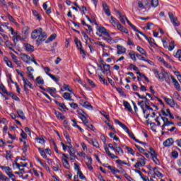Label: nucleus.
I'll return each mask as SVG.
<instances>
[{
  "label": "nucleus",
  "mask_w": 181,
  "mask_h": 181,
  "mask_svg": "<svg viewBox=\"0 0 181 181\" xmlns=\"http://www.w3.org/2000/svg\"><path fill=\"white\" fill-rule=\"evenodd\" d=\"M75 43L76 45V47L78 49H82L83 48V45H81V42L78 41V40H76Z\"/></svg>",
  "instance_id": "nucleus-62"
},
{
  "label": "nucleus",
  "mask_w": 181,
  "mask_h": 181,
  "mask_svg": "<svg viewBox=\"0 0 181 181\" xmlns=\"http://www.w3.org/2000/svg\"><path fill=\"white\" fill-rule=\"evenodd\" d=\"M153 73L156 75V77L159 78V80H165V78H166V76H168V72L163 71L159 73L158 69H154Z\"/></svg>",
  "instance_id": "nucleus-3"
},
{
  "label": "nucleus",
  "mask_w": 181,
  "mask_h": 181,
  "mask_svg": "<svg viewBox=\"0 0 181 181\" xmlns=\"http://www.w3.org/2000/svg\"><path fill=\"white\" fill-rule=\"evenodd\" d=\"M136 148H138V151L140 152V153H144V152H146V150L144 149L142 147L138 146V144H135Z\"/></svg>",
  "instance_id": "nucleus-59"
},
{
  "label": "nucleus",
  "mask_w": 181,
  "mask_h": 181,
  "mask_svg": "<svg viewBox=\"0 0 181 181\" xmlns=\"http://www.w3.org/2000/svg\"><path fill=\"white\" fill-rule=\"evenodd\" d=\"M77 175H79V177L81 179V180H85L86 176H84L81 171L77 172Z\"/></svg>",
  "instance_id": "nucleus-60"
},
{
  "label": "nucleus",
  "mask_w": 181,
  "mask_h": 181,
  "mask_svg": "<svg viewBox=\"0 0 181 181\" xmlns=\"http://www.w3.org/2000/svg\"><path fill=\"white\" fill-rule=\"evenodd\" d=\"M115 152H117L118 155H124V151H122V148L121 147H116L115 148Z\"/></svg>",
  "instance_id": "nucleus-42"
},
{
  "label": "nucleus",
  "mask_w": 181,
  "mask_h": 181,
  "mask_svg": "<svg viewBox=\"0 0 181 181\" xmlns=\"http://www.w3.org/2000/svg\"><path fill=\"white\" fill-rule=\"evenodd\" d=\"M56 34H52L50 35V37H48L47 40L45 42L47 43H49V42H53V40H54V39H56Z\"/></svg>",
  "instance_id": "nucleus-41"
},
{
  "label": "nucleus",
  "mask_w": 181,
  "mask_h": 181,
  "mask_svg": "<svg viewBox=\"0 0 181 181\" xmlns=\"http://www.w3.org/2000/svg\"><path fill=\"white\" fill-rule=\"evenodd\" d=\"M158 168L155 167L153 168L154 175L157 176L158 177H163V175L160 173V172L157 170Z\"/></svg>",
  "instance_id": "nucleus-34"
},
{
  "label": "nucleus",
  "mask_w": 181,
  "mask_h": 181,
  "mask_svg": "<svg viewBox=\"0 0 181 181\" xmlns=\"http://www.w3.org/2000/svg\"><path fill=\"white\" fill-rule=\"evenodd\" d=\"M64 90L65 91H69V93H71V94H74L73 90L70 89V86L69 85H66V83H64Z\"/></svg>",
  "instance_id": "nucleus-44"
},
{
  "label": "nucleus",
  "mask_w": 181,
  "mask_h": 181,
  "mask_svg": "<svg viewBox=\"0 0 181 181\" xmlns=\"http://www.w3.org/2000/svg\"><path fill=\"white\" fill-rule=\"evenodd\" d=\"M141 35H142L144 37H146V40H148V42L149 43H153V42H155V40H153V38H152V37H148L146 36V35L144 34L143 33H142Z\"/></svg>",
  "instance_id": "nucleus-53"
},
{
  "label": "nucleus",
  "mask_w": 181,
  "mask_h": 181,
  "mask_svg": "<svg viewBox=\"0 0 181 181\" xmlns=\"http://www.w3.org/2000/svg\"><path fill=\"white\" fill-rule=\"evenodd\" d=\"M46 91H47V93H49V94H50L51 95H53L52 93H56V88H47Z\"/></svg>",
  "instance_id": "nucleus-47"
},
{
  "label": "nucleus",
  "mask_w": 181,
  "mask_h": 181,
  "mask_svg": "<svg viewBox=\"0 0 181 181\" xmlns=\"http://www.w3.org/2000/svg\"><path fill=\"white\" fill-rule=\"evenodd\" d=\"M102 6L103 8V10L105 14L107 16H111V11H110V8H108V5H107V3H105V1H103Z\"/></svg>",
  "instance_id": "nucleus-12"
},
{
  "label": "nucleus",
  "mask_w": 181,
  "mask_h": 181,
  "mask_svg": "<svg viewBox=\"0 0 181 181\" xmlns=\"http://www.w3.org/2000/svg\"><path fill=\"white\" fill-rule=\"evenodd\" d=\"M129 56L132 60H134V62H136V53L134 51H130L129 52Z\"/></svg>",
  "instance_id": "nucleus-25"
},
{
  "label": "nucleus",
  "mask_w": 181,
  "mask_h": 181,
  "mask_svg": "<svg viewBox=\"0 0 181 181\" xmlns=\"http://www.w3.org/2000/svg\"><path fill=\"white\" fill-rule=\"evenodd\" d=\"M103 69L105 71H110V69H111V66H110V64H103Z\"/></svg>",
  "instance_id": "nucleus-61"
},
{
  "label": "nucleus",
  "mask_w": 181,
  "mask_h": 181,
  "mask_svg": "<svg viewBox=\"0 0 181 181\" xmlns=\"http://www.w3.org/2000/svg\"><path fill=\"white\" fill-rule=\"evenodd\" d=\"M98 76L99 77V81H100V83H103L105 86H108V82L107 81V80H105L103 75L98 74Z\"/></svg>",
  "instance_id": "nucleus-28"
},
{
  "label": "nucleus",
  "mask_w": 181,
  "mask_h": 181,
  "mask_svg": "<svg viewBox=\"0 0 181 181\" xmlns=\"http://www.w3.org/2000/svg\"><path fill=\"white\" fill-rule=\"evenodd\" d=\"M55 115L59 119H66V117L64 115H62V113H60V112H55Z\"/></svg>",
  "instance_id": "nucleus-43"
},
{
  "label": "nucleus",
  "mask_w": 181,
  "mask_h": 181,
  "mask_svg": "<svg viewBox=\"0 0 181 181\" xmlns=\"http://www.w3.org/2000/svg\"><path fill=\"white\" fill-rule=\"evenodd\" d=\"M11 57L14 63H16L18 67H21V62L18 60V57L15 54H13Z\"/></svg>",
  "instance_id": "nucleus-33"
},
{
  "label": "nucleus",
  "mask_w": 181,
  "mask_h": 181,
  "mask_svg": "<svg viewBox=\"0 0 181 181\" xmlns=\"http://www.w3.org/2000/svg\"><path fill=\"white\" fill-rule=\"evenodd\" d=\"M126 149L129 153H131V155H135V152H134V149H132V148L126 146Z\"/></svg>",
  "instance_id": "nucleus-58"
},
{
  "label": "nucleus",
  "mask_w": 181,
  "mask_h": 181,
  "mask_svg": "<svg viewBox=\"0 0 181 181\" xmlns=\"http://www.w3.org/2000/svg\"><path fill=\"white\" fill-rule=\"evenodd\" d=\"M124 18L127 21L128 25H129L131 26L132 29H134V30H135V32H138V33H140V35H142V32L138 30V29H136V27H135V25L132 24L131 21H129V20H128V18H127V17H124Z\"/></svg>",
  "instance_id": "nucleus-19"
},
{
  "label": "nucleus",
  "mask_w": 181,
  "mask_h": 181,
  "mask_svg": "<svg viewBox=\"0 0 181 181\" xmlns=\"http://www.w3.org/2000/svg\"><path fill=\"white\" fill-rule=\"evenodd\" d=\"M4 61L5 62L8 67H10L11 69H13V65H12V62H11L7 57H4Z\"/></svg>",
  "instance_id": "nucleus-24"
},
{
  "label": "nucleus",
  "mask_w": 181,
  "mask_h": 181,
  "mask_svg": "<svg viewBox=\"0 0 181 181\" xmlns=\"http://www.w3.org/2000/svg\"><path fill=\"white\" fill-rule=\"evenodd\" d=\"M117 54H124V53L127 52V49L122 45H117Z\"/></svg>",
  "instance_id": "nucleus-13"
},
{
  "label": "nucleus",
  "mask_w": 181,
  "mask_h": 181,
  "mask_svg": "<svg viewBox=\"0 0 181 181\" xmlns=\"http://www.w3.org/2000/svg\"><path fill=\"white\" fill-rule=\"evenodd\" d=\"M6 18L8 19V21H10V22L15 23V19L13 18V17H12V16H11V14H7Z\"/></svg>",
  "instance_id": "nucleus-63"
},
{
  "label": "nucleus",
  "mask_w": 181,
  "mask_h": 181,
  "mask_svg": "<svg viewBox=\"0 0 181 181\" xmlns=\"http://www.w3.org/2000/svg\"><path fill=\"white\" fill-rule=\"evenodd\" d=\"M62 163L66 169H70V163H69V160H64L62 161Z\"/></svg>",
  "instance_id": "nucleus-49"
},
{
  "label": "nucleus",
  "mask_w": 181,
  "mask_h": 181,
  "mask_svg": "<svg viewBox=\"0 0 181 181\" xmlns=\"http://www.w3.org/2000/svg\"><path fill=\"white\" fill-rule=\"evenodd\" d=\"M33 15L37 19V21H41L42 18H40V14L36 11L33 10Z\"/></svg>",
  "instance_id": "nucleus-37"
},
{
  "label": "nucleus",
  "mask_w": 181,
  "mask_h": 181,
  "mask_svg": "<svg viewBox=\"0 0 181 181\" xmlns=\"http://www.w3.org/2000/svg\"><path fill=\"white\" fill-rule=\"evenodd\" d=\"M105 151L107 155H108L112 159H118V156H115L114 153H112L107 147H105Z\"/></svg>",
  "instance_id": "nucleus-16"
},
{
  "label": "nucleus",
  "mask_w": 181,
  "mask_h": 181,
  "mask_svg": "<svg viewBox=\"0 0 181 181\" xmlns=\"http://www.w3.org/2000/svg\"><path fill=\"white\" fill-rule=\"evenodd\" d=\"M171 80L173 81V84H174V87L176 88L177 91H180L181 88H180V84H179V82H177V80L173 76H170Z\"/></svg>",
  "instance_id": "nucleus-11"
},
{
  "label": "nucleus",
  "mask_w": 181,
  "mask_h": 181,
  "mask_svg": "<svg viewBox=\"0 0 181 181\" xmlns=\"http://www.w3.org/2000/svg\"><path fill=\"white\" fill-rule=\"evenodd\" d=\"M62 97L65 99L67 100L68 101H73V99H71V95L69 93H64Z\"/></svg>",
  "instance_id": "nucleus-29"
},
{
  "label": "nucleus",
  "mask_w": 181,
  "mask_h": 181,
  "mask_svg": "<svg viewBox=\"0 0 181 181\" xmlns=\"http://www.w3.org/2000/svg\"><path fill=\"white\" fill-rule=\"evenodd\" d=\"M35 140L37 141V142H38V144H41L42 145H43V144H45V142H46V141H45V139L43 138V136L36 137Z\"/></svg>",
  "instance_id": "nucleus-40"
},
{
  "label": "nucleus",
  "mask_w": 181,
  "mask_h": 181,
  "mask_svg": "<svg viewBox=\"0 0 181 181\" xmlns=\"http://www.w3.org/2000/svg\"><path fill=\"white\" fill-rule=\"evenodd\" d=\"M136 50H137V52L141 53V54H144V56H146V52L145 51V49L144 48L141 47V46H137Z\"/></svg>",
  "instance_id": "nucleus-31"
},
{
  "label": "nucleus",
  "mask_w": 181,
  "mask_h": 181,
  "mask_svg": "<svg viewBox=\"0 0 181 181\" xmlns=\"http://www.w3.org/2000/svg\"><path fill=\"white\" fill-rule=\"evenodd\" d=\"M38 162H40V165H42V167H44V168L49 172L50 170V168H49V165H47V164L43 163L40 161V159H38Z\"/></svg>",
  "instance_id": "nucleus-45"
},
{
  "label": "nucleus",
  "mask_w": 181,
  "mask_h": 181,
  "mask_svg": "<svg viewBox=\"0 0 181 181\" xmlns=\"http://www.w3.org/2000/svg\"><path fill=\"white\" fill-rule=\"evenodd\" d=\"M60 155H62V162L64 160H67L69 159V155L62 152H60Z\"/></svg>",
  "instance_id": "nucleus-51"
},
{
  "label": "nucleus",
  "mask_w": 181,
  "mask_h": 181,
  "mask_svg": "<svg viewBox=\"0 0 181 181\" xmlns=\"http://www.w3.org/2000/svg\"><path fill=\"white\" fill-rule=\"evenodd\" d=\"M0 6L6 12H8V4H6L5 0H0Z\"/></svg>",
  "instance_id": "nucleus-23"
},
{
  "label": "nucleus",
  "mask_w": 181,
  "mask_h": 181,
  "mask_svg": "<svg viewBox=\"0 0 181 181\" xmlns=\"http://www.w3.org/2000/svg\"><path fill=\"white\" fill-rule=\"evenodd\" d=\"M36 82L37 83V84H45V81L43 80V78H42V76L37 77Z\"/></svg>",
  "instance_id": "nucleus-46"
},
{
  "label": "nucleus",
  "mask_w": 181,
  "mask_h": 181,
  "mask_svg": "<svg viewBox=\"0 0 181 181\" xmlns=\"http://www.w3.org/2000/svg\"><path fill=\"white\" fill-rule=\"evenodd\" d=\"M6 45L8 49H10V50H13V48L12 47L13 45H12V42H9V40L6 41Z\"/></svg>",
  "instance_id": "nucleus-55"
},
{
  "label": "nucleus",
  "mask_w": 181,
  "mask_h": 181,
  "mask_svg": "<svg viewBox=\"0 0 181 181\" xmlns=\"http://www.w3.org/2000/svg\"><path fill=\"white\" fill-rule=\"evenodd\" d=\"M39 153H40L41 156L44 158V159H47V156L46 155V152L42 149V148H38Z\"/></svg>",
  "instance_id": "nucleus-32"
},
{
  "label": "nucleus",
  "mask_w": 181,
  "mask_h": 181,
  "mask_svg": "<svg viewBox=\"0 0 181 181\" xmlns=\"http://www.w3.org/2000/svg\"><path fill=\"white\" fill-rule=\"evenodd\" d=\"M23 81L24 84V90L25 91H29V89H28L27 87H29L31 89H33V87L32 86V83L28 80V78H25V77H23Z\"/></svg>",
  "instance_id": "nucleus-6"
},
{
  "label": "nucleus",
  "mask_w": 181,
  "mask_h": 181,
  "mask_svg": "<svg viewBox=\"0 0 181 181\" xmlns=\"http://www.w3.org/2000/svg\"><path fill=\"white\" fill-rule=\"evenodd\" d=\"M68 153H69V159L71 160H76V149L74 147H69Z\"/></svg>",
  "instance_id": "nucleus-8"
},
{
  "label": "nucleus",
  "mask_w": 181,
  "mask_h": 181,
  "mask_svg": "<svg viewBox=\"0 0 181 181\" xmlns=\"http://www.w3.org/2000/svg\"><path fill=\"white\" fill-rule=\"evenodd\" d=\"M163 145L164 146H166V147L172 146V145H173V138L168 139L163 142Z\"/></svg>",
  "instance_id": "nucleus-18"
},
{
  "label": "nucleus",
  "mask_w": 181,
  "mask_h": 181,
  "mask_svg": "<svg viewBox=\"0 0 181 181\" xmlns=\"http://www.w3.org/2000/svg\"><path fill=\"white\" fill-rule=\"evenodd\" d=\"M98 32L100 33H102V34H100V35H102V36H103V35L104 36L105 35H107V33H108V31H107V29H105V28H104V27H99Z\"/></svg>",
  "instance_id": "nucleus-26"
},
{
  "label": "nucleus",
  "mask_w": 181,
  "mask_h": 181,
  "mask_svg": "<svg viewBox=\"0 0 181 181\" xmlns=\"http://www.w3.org/2000/svg\"><path fill=\"white\" fill-rule=\"evenodd\" d=\"M16 34H15V35L13 36V42H15V40H16V42H18V40H22V37L21 36V35H19V32H18V31H16Z\"/></svg>",
  "instance_id": "nucleus-27"
},
{
  "label": "nucleus",
  "mask_w": 181,
  "mask_h": 181,
  "mask_svg": "<svg viewBox=\"0 0 181 181\" xmlns=\"http://www.w3.org/2000/svg\"><path fill=\"white\" fill-rule=\"evenodd\" d=\"M92 145L95 146V148H100V144H98V141L95 139H91Z\"/></svg>",
  "instance_id": "nucleus-52"
},
{
  "label": "nucleus",
  "mask_w": 181,
  "mask_h": 181,
  "mask_svg": "<svg viewBox=\"0 0 181 181\" xmlns=\"http://www.w3.org/2000/svg\"><path fill=\"white\" fill-rule=\"evenodd\" d=\"M173 97H174V98H175L178 101L181 102V97H180V95H179V93L175 92L174 94H173Z\"/></svg>",
  "instance_id": "nucleus-54"
},
{
  "label": "nucleus",
  "mask_w": 181,
  "mask_h": 181,
  "mask_svg": "<svg viewBox=\"0 0 181 181\" xmlns=\"http://www.w3.org/2000/svg\"><path fill=\"white\" fill-rule=\"evenodd\" d=\"M123 105L129 111V112H132V107H131V105L127 101L124 100L123 101Z\"/></svg>",
  "instance_id": "nucleus-21"
},
{
  "label": "nucleus",
  "mask_w": 181,
  "mask_h": 181,
  "mask_svg": "<svg viewBox=\"0 0 181 181\" xmlns=\"http://www.w3.org/2000/svg\"><path fill=\"white\" fill-rule=\"evenodd\" d=\"M47 39V35H46L45 32H43V30L41 32L40 35H38V38L37 40V43H42V42H45Z\"/></svg>",
  "instance_id": "nucleus-7"
},
{
  "label": "nucleus",
  "mask_w": 181,
  "mask_h": 181,
  "mask_svg": "<svg viewBox=\"0 0 181 181\" xmlns=\"http://www.w3.org/2000/svg\"><path fill=\"white\" fill-rule=\"evenodd\" d=\"M175 57H177V59H179L180 62H181V50L178 49L177 51V53L175 55Z\"/></svg>",
  "instance_id": "nucleus-57"
},
{
  "label": "nucleus",
  "mask_w": 181,
  "mask_h": 181,
  "mask_svg": "<svg viewBox=\"0 0 181 181\" xmlns=\"http://www.w3.org/2000/svg\"><path fill=\"white\" fill-rule=\"evenodd\" d=\"M100 37H102L103 40H105L107 43H112V37L110 35V33L105 34V35H99Z\"/></svg>",
  "instance_id": "nucleus-10"
},
{
  "label": "nucleus",
  "mask_w": 181,
  "mask_h": 181,
  "mask_svg": "<svg viewBox=\"0 0 181 181\" xmlns=\"http://www.w3.org/2000/svg\"><path fill=\"white\" fill-rule=\"evenodd\" d=\"M162 99L164 100L168 104V105H170L172 108H176L177 110H179V105L173 99L168 98L165 96H162Z\"/></svg>",
  "instance_id": "nucleus-2"
},
{
  "label": "nucleus",
  "mask_w": 181,
  "mask_h": 181,
  "mask_svg": "<svg viewBox=\"0 0 181 181\" xmlns=\"http://www.w3.org/2000/svg\"><path fill=\"white\" fill-rule=\"evenodd\" d=\"M25 49L26 52H29L30 53H32L35 50V47L33 45L28 44V43H25L24 44Z\"/></svg>",
  "instance_id": "nucleus-15"
},
{
  "label": "nucleus",
  "mask_w": 181,
  "mask_h": 181,
  "mask_svg": "<svg viewBox=\"0 0 181 181\" xmlns=\"http://www.w3.org/2000/svg\"><path fill=\"white\" fill-rule=\"evenodd\" d=\"M42 30L43 29H42V28L35 29L31 33L32 39H37V37H39L40 35L42 33Z\"/></svg>",
  "instance_id": "nucleus-4"
},
{
  "label": "nucleus",
  "mask_w": 181,
  "mask_h": 181,
  "mask_svg": "<svg viewBox=\"0 0 181 181\" xmlns=\"http://www.w3.org/2000/svg\"><path fill=\"white\" fill-rule=\"evenodd\" d=\"M17 114L19 118H21V119H26V117H25V113H23V111H22V110H17Z\"/></svg>",
  "instance_id": "nucleus-30"
},
{
  "label": "nucleus",
  "mask_w": 181,
  "mask_h": 181,
  "mask_svg": "<svg viewBox=\"0 0 181 181\" xmlns=\"http://www.w3.org/2000/svg\"><path fill=\"white\" fill-rule=\"evenodd\" d=\"M115 124H117L118 125H119V127H121L123 129H127L126 125L122 124V122H121L119 120L115 119Z\"/></svg>",
  "instance_id": "nucleus-38"
},
{
  "label": "nucleus",
  "mask_w": 181,
  "mask_h": 181,
  "mask_svg": "<svg viewBox=\"0 0 181 181\" xmlns=\"http://www.w3.org/2000/svg\"><path fill=\"white\" fill-rule=\"evenodd\" d=\"M117 28L118 30H120V32H122L123 33L128 34V29L124 28V26H122V25H121V23H119L117 25Z\"/></svg>",
  "instance_id": "nucleus-22"
},
{
  "label": "nucleus",
  "mask_w": 181,
  "mask_h": 181,
  "mask_svg": "<svg viewBox=\"0 0 181 181\" xmlns=\"http://www.w3.org/2000/svg\"><path fill=\"white\" fill-rule=\"evenodd\" d=\"M7 175H8V177H10V179H11V180L15 181L16 177H15V175H13V173H10L8 174H7Z\"/></svg>",
  "instance_id": "nucleus-64"
},
{
  "label": "nucleus",
  "mask_w": 181,
  "mask_h": 181,
  "mask_svg": "<svg viewBox=\"0 0 181 181\" xmlns=\"http://www.w3.org/2000/svg\"><path fill=\"white\" fill-rule=\"evenodd\" d=\"M76 112L80 115V119L81 121H83V123L86 127H88L89 129H91L92 131H94V126L91 124H88V115L83 110H78Z\"/></svg>",
  "instance_id": "nucleus-1"
},
{
  "label": "nucleus",
  "mask_w": 181,
  "mask_h": 181,
  "mask_svg": "<svg viewBox=\"0 0 181 181\" xmlns=\"http://www.w3.org/2000/svg\"><path fill=\"white\" fill-rule=\"evenodd\" d=\"M118 13H119L120 22H122V23H123V25H125V18H127V17L125 16L121 15V13H119V11H118Z\"/></svg>",
  "instance_id": "nucleus-48"
},
{
  "label": "nucleus",
  "mask_w": 181,
  "mask_h": 181,
  "mask_svg": "<svg viewBox=\"0 0 181 181\" xmlns=\"http://www.w3.org/2000/svg\"><path fill=\"white\" fill-rule=\"evenodd\" d=\"M170 21L174 25V26H179L180 25V23L177 20V17H175V18H173L172 20H170Z\"/></svg>",
  "instance_id": "nucleus-35"
},
{
  "label": "nucleus",
  "mask_w": 181,
  "mask_h": 181,
  "mask_svg": "<svg viewBox=\"0 0 181 181\" xmlns=\"http://www.w3.org/2000/svg\"><path fill=\"white\" fill-rule=\"evenodd\" d=\"M136 57H138L139 60H143L144 62H146L147 63H149L151 60L145 59V57H142V55L139 54H136Z\"/></svg>",
  "instance_id": "nucleus-39"
},
{
  "label": "nucleus",
  "mask_w": 181,
  "mask_h": 181,
  "mask_svg": "<svg viewBox=\"0 0 181 181\" xmlns=\"http://www.w3.org/2000/svg\"><path fill=\"white\" fill-rule=\"evenodd\" d=\"M146 165V162L145 161V157L142 156V158H138L137 162L134 165V168L138 169V168L141 166H145Z\"/></svg>",
  "instance_id": "nucleus-5"
},
{
  "label": "nucleus",
  "mask_w": 181,
  "mask_h": 181,
  "mask_svg": "<svg viewBox=\"0 0 181 181\" xmlns=\"http://www.w3.org/2000/svg\"><path fill=\"white\" fill-rule=\"evenodd\" d=\"M124 131H126V132L128 134L129 136H130V138H132V139H133L134 141H135V142H136V140L138 139H136V137H135V136L134 135V133H132V132L129 131V129H128V127H127V129H124Z\"/></svg>",
  "instance_id": "nucleus-20"
},
{
  "label": "nucleus",
  "mask_w": 181,
  "mask_h": 181,
  "mask_svg": "<svg viewBox=\"0 0 181 181\" xmlns=\"http://www.w3.org/2000/svg\"><path fill=\"white\" fill-rule=\"evenodd\" d=\"M21 57L23 61L25 62V63H27V64H29L30 63V57L26 54H21Z\"/></svg>",
  "instance_id": "nucleus-14"
},
{
  "label": "nucleus",
  "mask_w": 181,
  "mask_h": 181,
  "mask_svg": "<svg viewBox=\"0 0 181 181\" xmlns=\"http://www.w3.org/2000/svg\"><path fill=\"white\" fill-rule=\"evenodd\" d=\"M0 90H1V91H3L4 94L8 93V90H6V88H5V86H4V84L2 83H0Z\"/></svg>",
  "instance_id": "nucleus-56"
},
{
  "label": "nucleus",
  "mask_w": 181,
  "mask_h": 181,
  "mask_svg": "<svg viewBox=\"0 0 181 181\" xmlns=\"http://www.w3.org/2000/svg\"><path fill=\"white\" fill-rule=\"evenodd\" d=\"M79 104L82 105L84 108H86V110H93V105L90 104L88 101H85L84 100H81L79 101Z\"/></svg>",
  "instance_id": "nucleus-9"
},
{
  "label": "nucleus",
  "mask_w": 181,
  "mask_h": 181,
  "mask_svg": "<svg viewBox=\"0 0 181 181\" xmlns=\"http://www.w3.org/2000/svg\"><path fill=\"white\" fill-rule=\"evenodd\" d=\"M159 5V1L158 0H151V6L153 8H156Z\"/></svg>",
  "instance_id": "nucleus-50"
},
{
  "label": "nucleus",
  "mask_w": 181,
  "mask_h": 181,
  "mask_svg": "<svg viewBox=\"0 0 181 181\" xmlns=\"http://www.w3.org/2000/svg\"><path fill=\"white\" fill-rule=\"evenodd\" d=\"M0 180L3 181H10L9 178L6 177L2 172L0 171Z\"/></svg>",
  "instance_id": "nucleus-36"
},
{
  "label": "nucleus",
  "mask_w": 181,
  "mask_h": 181,
  "mask_svg": "<svg viewBox=\"0 0 181 181\" xmlns=\"http://www.w3.org/2000/svg\"><path fill=\"white\" fill-rule=\"evenodd\" d=\"M110 23L114 26V28L117 27V25H119V21L117 20L114 16L110 17Z\"/></svg>",
  "instance_id": "nucleus-17"
}]
</instances>
